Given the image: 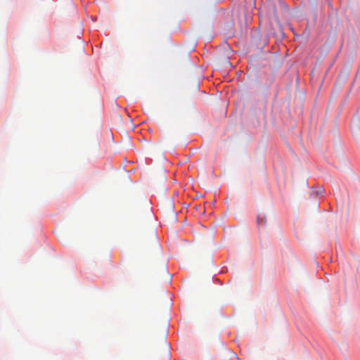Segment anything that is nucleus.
I'll return each mask as SVG.
<instances>
[{
    "instance_id": "f257e3e1",
    "label": "nucleus",
    "mask_w": 360,
    "mask_h": 360,
    "mask_svg": "<svg viewBox=\"0 0 360 360\" xmlns=\"http://www.w3.org/2000/svg\"><path fill=\"white\" fill-rule=\"evenodd\" d=\"M172 304V300H171L170 298H169L167 300V301L165 310L160 311V313H164V314H169V313H170Z\"/></svg>"
},
{
    "instance_id": "f03ea898",
    "label": "nucleus",
    "mask_w": 360,
    "mask_h": 360,
    "mask_svg": "<svg viewBox=\"0 0 360 360\" xmlns=\"http://www.w3.org/2000/svg\"><path fill=\"white\" fill-rule=\"evenodd\" d=\"M323 193V191L321 188L319 189V190H316V195L319 194V193Z\"/></svg>"
}]
</instances>
